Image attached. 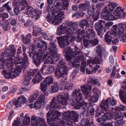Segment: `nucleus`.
<instances>
[{
	"instance_id": "1",
	"label": "nucleus",
	"mask_w": 126,
	"mask_h": 126,
	"mask_svg": "<svg viewBox=\"0 0 126 126\" xmlns=\"http://www.w3.org/2000/svg\"><path fill=\"white\" fill-rule=\"evenodd\" d=\"M10 47L7 48L4 52L1 54L0 58V67L1 69L4 68L5 66H11L14 65L16 66V68L15 69L19 68L18 69L20 70V73L22 71H24V69L27 68L29 64L28 58H23L18 57V58L15 60V55L16 53V50L14 46L11 45L9 46Z\"/></svg>"
},
{
	"instance_id": "2",
	"label": "nucleus",
	"mask_w": 126,
	"mask_h": 126,
	"mask_svg": "<svg viewBox=\"0 0 126 126\" xmlns=\"http://www.w3.org/2000/svg\"><path fill=\"white\" fill-rule=\"evenodd\" d=\"M10 47L7 48L4 52L1 54L0 58V67L1 69L4 68L5 66H11L14 65L16 66V68L15 69L19 68L18 69L20 70V73L22 71H24V69L27 68L29 64L28 58H23L18 57V58L15 60V55L16 53V50L14 46L11 45L9 46Z\"/></svg>"
},
{
	"instance_id": "3",
	"label": "nucleus",
	"mask_w": 126,
	"mask_h": 126,
	"mask_svg": "<svg viewBox=\"0 0 126 126\" xmlns=\"http://www.w3.org/2000/svg\"><path fill=\"white\" fill-rule=\"evenodd\" d=\"M78 27V25L76 23H74L72 25L69 24L67 27V28L66 29V33L69 36L57 37V39L58 41L66 46L69 44V41L72 42L74 40L76 37L79 41L84 38L85 36L84 31L80 29L77 30Z\"/></svg>"
},
{
	"instance_id": "4",
	"label": "nucleus",
	"mask_w": 126,
	"mask_h": 126,
	"mask_svg": "<svg viewBox=\"0 0 126 126\" xmlns=\"http://www.w3.org/2000/svg\"><path fill=\"white\" fill-rule=\"evenodd\" d=\"M35 46L33 45L30 47V50L29 53V56L31 57L33 56L32 58L34 60V62L36 65L39 66L41 63L42 59H44L46 57L45 54V53L43 52L45 51L47 49V45L45 42L41 40L40 43L39 42L37 44V47L39 49H38L39 51L34 52Z\"/></svg>"
},
{
	"instance_id": "5",
	"label": "nucleus",
	"mask_w": 126,
	"mask_h": 126,
	"mask_svg": "<svg viewBox=\"0 0 126 126\" xmlns=\"http://www.w3.org/2000/svg\"><path fill=\"white\" fill-rule=\"evenodd\" d=\"M74 51H73V49L70 47H68L66 49V57L68 61H73V62L71 61L69 63L70 65L76 68L79 67L80 66L79 62L83 58L80 50L76 46H75Z\"/></svg>"
},
{
	"instance_id": "6",
	"label": "nucleus",
	"mask_w": 126,
	"mask_h": 126,
	"mask_svg": "<svg viewBox=\"0 0 126 126\" xmlns=\"http://www.w3.org/2000/svg\"><path fill=\"white\" fill-rule=\"evenodd\" d=\"M69 3L66 0H58L56 5V13H58L56 16V25L59 24L63 18L64 13L62 10H65L68 7Z\"/></svg>"
},
{
	"instance_id": "7",
	"label": "nucleus",
	"mask_w": 126,
	"mask_h": 126,
	"mask_svg": "<svg viewBox=\"0 0 126 126\" xmlns=\"http://www.w3.org/2000/svg\"><path fill=\"white\" fill-rule=\"evenodd\" d=\"M47 109L49 111L47 113V119L49 126H55V97H54L47 104Z\"/></svg>"
},
{
	"instance_id": "8",
	"label": "nucleus",
	"mask_w": 126,
	"mask_h": 126,
	"mask_svg": "<svg viewBox=\"0 0 126 126\" xmlns=\"http://www.w3.org/2000/svg\"><path fill=\"white\" fill-rule=\"evenodd\" d=\"M32 126H47L44 119L33 116L31 117ZM30 119L28 114L25 116L23 123L24 126H29L30 125Z\"/></svg>"
},
{
	"instance_id": "9",
	"label": "nucleus",
	"mask_w": 126,
	"mask_h": 126,
	"mask_svg": "<svg viewBox=\"0 0 126 126\" xmlns=\"http://www.w3.org/2000/svg\"><path fill=\"white\" fill-rule=\"evenodd\" d=\"M101 59V56L99 55L97 56L93 60H88L86 70L87 74H89L94 73L97 69L99 68L100 66L97 64L100 63Z\"/></svg>"
},
{
	"instance_id": "10",
	"label": "nucleus",
	"mask_w": 126,
	"mask_h": 126,
	"mask_svg": "<svg viewBox=\"0 0 126 126\" xmlns=\"http://www.w3.org/2000/svg\"><path fill=\"white\" fill-rule=\"evenodd\" d=\"M117 25H114L112 29L110 30L105 34V40L108 44H110L111 41L113 44L116 45L119 42V40L117 38L118 34L116 32L118 30Z\"/></svg>"
},
{
	"instance_id": "11",
	"label": "nucleus",
	"mask_w": 126,
	"mask_h": 126,
	"mask_svg": "<svg viewBox=\"0 0 126 126\" xmlns=\"http://www.w3.org/2000/svg\"><path fill=\"white\" fill-rule=\"evenodd\" d=\"M47 3L51 4L50 10V6L48 5L46 9L45 12L48 13L47 15V18L49 19V21L52 24L54 23L55 25V0H47Z\"/></svg>"
},
{
	"instance_id": "12",
	"label": "nucleus",
	"mask_w": 126,
	"mask_h": 126,
	"mask_svg": "<svg viewBox=\"0 0 126 126\" xmlns=\"http://www.w3.org/2000/svg\"><path fill=\"white\" fill-rule=\"evenodd\" d=\"M55 45L54 43H51L49 44L48 47L49 53L48 54L47 53L46 55L45 54L46 57L42 59L41 62L43 60L46 58L47 57L44 62L45 64L50 63L51 64L54 63L55 58Z\"/></svg>"
},
{
	"instance_id": "13",
	"label": "nucleus",
	"mask_w": 126,
	"mask_h": 126,
	"mask_svg": "<svg viewBox=\"0 0 126 126\" xmlns=\"http://www.w3.org/2000/svg\"><path fill=\"white\" fill-rule=\"evenodd\" d=\"M72 105L76 109H79L80 107L79 105V102L80 100L83 99V96L79 88L75 90L72 92Z\"/></svg>"
},
{
	"instance_id": "14",
	"label": "nucleus",
	"mask_w": 126,
	"mask_h": 126,
	"mask_svg": "<svg viewBox=\"0 0 126 126\" xmlns=\"http://www.w3.org/2000/svg\"><path fill=\"white\" fill-rule=\"evenodd\" d=\"M25 11V14L32 18V20L35 21L38 19L40 15L42 13L41 10H35L30 6H28L26 9Z\"/></svg>"
},
{
	"instance_id": "15",
	"label": "nucleus",
	"mask_w": 126,
	"mask_h": 126,
	"mask_svg": "<svg viewBox=\"0 0 126 126\" xmlns=\"http://www.w3.org/2000/svg\"><path fill=\"white\" fill-rule=\"evenodd\" d=\"M33 32L32 35L34 37H37L33 38V40L34 43H36L38 42V44L39 42L40 43V41L42 39H41L43 36L46 37L47 34L43 33L41 31V28L38 26H33L32 27Z\"/></svg>"
},
{
	"instance_id": "16",
	"label": "nucleus",
	"mask_w": 126,
	"mask_h": 126,
	"mask_svg": "<svg viewBox=\"0 0 126 126\" xmlns=\"http://www.w3.org/2000/svg\"><path fill=\"white\" fill-rule=\"evenodd\" d=\"M7 67L9 70H4L2 72L4 77L6 79L15 78L20 73V70L18 69V68L15 69L13 71V68L12 67Z\"/></svg>"
},
{
	"instance_id": "17",
	"label": "nucleus",
	"mask_w": 126,
	"mask_h": 126,
	"mask_svg": "<svg viewBox=\"0 0 126 126\" xmlns=\"http://www.w3.org/2000/svg\"><path fill=\"white\" fill-rule=\"evenodd\" d=\"M26 101V99L24 96H21L11 101L7 105V108L11 109L14 106L16 107H19L25 103Z\"/></svg>"
},
{
	"instance_id": "18",
	"label": "nucleus",
	"mask_w": 126,
	"mask_h": 126,
	"mask_svg": "<svg viewBox=\"0 0 126 126\" xmlns=\"http://www.w3.org/2000/svg\"><path fill=\"white\" fill-rule=\"evenodd\" d=\"M116 100L113 98H108L105 100H103L101 103L100 107L102 110L106 111L108 110L110 106L116 104Z\"/></svg>"
},
{
	"instance_id": "19",
	"label": "nucleus",
	"mask_w": 126,
	"mask_h": 126,
	"mask_svg": "<svg viewBox=\"0 0 126 126\" xmlns=\"http://www.w3.org/2000/svg\"><path fill=\"white\" fill-rule=\"evenodd\" d=\"M109 112L110 116H113V117L112 119L114 117L115 126H121L122 125L124 124V122H123V119L122 118L123 116L121 115V114L120 113L114 115H112V113H111L110 111H109Z\"/></svg>"
},
{
	"instance_id": "20",
	"label": "nucleus",
	"mask_w": 126,
	"mask_h": 126,
	"mask_svg": "<svg viewBox=\"0 0 126 126\" xmlns=\"http://www.w3.org/2000/svg\"><path fill=\"white\" fill-rule=\"evenodd\" d=\"M69 98V95L67 93H65L63 96L59 95L57 96V100L58 103L60 102L63 105H66L67 103V101Z\"/></svg>"
},
{
	"instance_id": "21",
	"label": "nucleus",
	"mask_w": 126,
	"mask_h": 126,
	"mask_svg": "<svg viewBox=\"0 0 126 126\" xmlns=\"http://www.w3.org/2000/svg\"><path fill=\"white\" fill-rule=\"evenodd\" d=\"M67 68L66 66L64 65L58 66L57 69L56 73V76L57 77V78L58 79V77L56 76L57 75H58L59 77L61 78V76L64 74H66L68 71Z\"/></svg>"
},
{
	"instance_id": "22",
	"label": "nucleus",
	"mask_w": 126,
	"mask_h": 126,
	"mask_svg": "<svg viewBox=\"0 0 126 126\" xmlns=\"http://www.w3.org/2000/svg\"><path fill=\"white\" fill-rule=\"evenodd\" d=\"M122 87L126 91V81H124L122 83ZM119 96L120 99L124 103H126V91L124 92L120 90L119 92Z\"/></svg>"
},
{
	"instance_id": "23",
	"label": "nucleus",
	"mask_w": 126,
	"mask_h": 126,
	"mask_svg": "<svg viewBox=\"0 0 126 126\" xmlns=\"http://www.w3.org/2000/svg\"><path fill=\"white\" fill-rule=\"evenodd\" d=\"M121 110L122 111H126V108L124 106L121 105L119 107H116L115 108H112V110L110 111L113 115H115L116 114H119V113H120L121 115L123 113V112L121 111Z\"/></svg>"
},
{
	"instance_id": "24",
	"label": "nucleus",
	"mask_w": 126,
	"mask_h": 126,
	"mask_svg": "<svg viewBox=\"0 0 126 126\" xmlns=\"http://www.w3.org/2000/svg\"><path fill=\"white\" fill-rule=\"evenodd\" d=\"M105 23V21L102 20L99 21L95 24V29L96 31H98V34L99 35L101 34V31L104 29L103 26Z\"/></svg>"
},
{
	"instance_id": "25",
	"label": "nucleus",
	"mask_w": 126,
	"mask_h": 126,
	"mask_svg": "<svg viewBox=\"0 0 126 126\" xmlns=\"http://www.w3.org/2000/svg\"><path fill=\"white\" fill-rule=\"evenodd\" d=\"M86 19H83L80 21L79 25L81 28H83L85 26L89 27L90 25L89 22H90L91 24H93V21H91V19L90 17L86 18Z\"/></svg>"
},
{
	"instance_id": "26",
	"label": "nucleus",
	"mask_w": 126,
	"mask_h": 126,
	"mask_svg": "<svg viewBox=\"0 0 126 126\" xmlns=\"http://www.w3.org/2000/svg\"><path fill=\"white\" fill-rule=\"evenodd\" d=\"M124 25L122 23L119 24L117 25V29L118 30L116 32L118 35L120 36L126 37V33L124 32Z\"/></svg>"
},
{
	"instance_id": "27",
	"label": "nucleus",
	"mask_w": 126,
	"mask_h": 126,
	"mask_svg": "<svg viewBox=\"0 0 126 126\" xmlns=\"http://www.w3.org/2000/svg\"><path fill=\"white\" fill-rule=\"evenodd\" d=\"M92 86L89 85L87 84L82 86L81 87V90L83 92V94L85 95L86 97L85 98H87L89 96L90 92L92 89Z\"/></svg>"
},
{
	"instance_id": "28",
	"label": "nucleus",
	"mask_w": 126,
	"mask_h": 126,
	"mask_svg": "<svg viewBox=\"0 0 126 126\" xmlns=\"http://www.w3.org/2000/svg\"><path fill=\"white\" fill-rule=\"evenodd\" d=\"M55 66L54 65L49 64L47 66L46 65H43L41 69V71L43 74L44 70L46 69V70L47 72L51 74L53 73L54 71Z\"/></svg>"
},
{
	"instance_id": "29",
	"label": "nucleus",
	"mask_w": 126,
	"mask_h": 126,
	"mask_svg": "<svg viewBox=\"0 0 126 126\" xmlns=\"http://www.w3.org/2000/svg\"><path fill=\"white\" fill-rule=\"evenodd\" d=\"M107 8H104L103 11L104 13L103 16H104L105 19L107 20H113L114 19V17L107 9Z\"/></svg>"
},
{
	"instance_id": "30",
	"label": "nucleus",
	"mask_w": 126,
	"mask_h": 126,
	"mask_svg": "<svg viewBox=\"0 0 126 126\" xmlns=\"http://www.w3.org/2000/svg\"><path fill=\"white\" fill-rule=\"evenodd\" d=\"M68 113L69 114V115L71 116L70 122L72 125L77 121L79 115L75 112L73 111H72L70 112H68Z\"/></svg>"
},
{
	"instance_id": "31",
	"label": "nucleus",
	"mask_w": 126,
	"mask_h": 126,
	"mask_svg": "<svg viewBox=\"0 0 126 126\" xmlns=\"http://www.w3.org/2000/svg\"><path fill=\"white\" fill-rule=\"evenodd\" d=\"M37 70V74L35 76L34 78L33 79L32 81V82L34 84L38 83L43 78V77L41 75V73L42 72L40 71Z\"/></svg>"
},
{
	"instance_id": "32",
	"label": "nucleus",
	"mask_w": 126,
	"mask_h": 126,
	"mask_svg": "<svg viewBox=\"0 0 126 126\" xmlns=\"http://www.w3.org/2000/svg\"><path fill=\"white\" fill-rule=\"evenodd\" d=\"M37 69H31L29 71L27 74L25 75L24 76V78H26L30 80L33 76L34 74L37 71Z\"/></svg>"
},
{
	"instance_id": "33",
	"label": "nucleus",
	"mask_w": 126,
	"mask_h": 126,
	"mask_svg": "<svg viewBox=\"0 0 126 126\" xmlns=\"http://www.w3.org/2000/svg\"><path fill=\"white\" fill-rule=\"evenodd\" d=\"M109 113V111L107 113H104V116H102V118H99L97 120V121L98 123H100L102 121H105L106 120L112 119L113 116H110Z\"/></svg>"
},
{
	"instance_id": "34",
	"label": "nucleus",
	"mask_w": 126,
	"mask_h": 126,
	"mask_svg": "<svg viewBox=\"0 0 126 126\" xmlns=\"http://www.w3.org/2000/svg\"><path fill=\"white\" fill-rule=\"evenodd\" d=\"M32 35L31 34H28L26 38H25L24 35H21V36L22 42L24 44H28L31 42Z\"/></svg>"
},
{
	"instance_id": "35",
	"label": "nucleus",
	"mask_w": 126,
	"mask_h": 126,
	"mask_svg": "<svg viewBox=\"0 0 126 126\" xmlns=\"http://www.w3.org/2000/svg\"><path fill=\"white\" fill-rule=\"evenodd\" d=\"M86 30V37L87 38L92 39L95 36V34L94 31L92 29H88Z\"/></svg>"
},
{
	"instance_id": "36",
	"label": "nucleus",
	"mask_w": 126,
	"mask_h": 126,
	"mask_svg": "<svg viewBox=\"0 0 126 126\" xmlns=\"http://www.w3.org/2000/svg\"><path fill=\"white\" fill-rule=\"evenodd\" d=\"M13 4H15L16 6L20 5H24V6H27L28 3L27 1L25 0H13Z\"/></svg>"
},
{
	"instance_id": "37",
	"label": "nucleus",
	"mask_w": 126,
	"mask_h": 126,
	"mask_svg": "<svg viewBox=\"0 0 126 126\" xmlns=\"http://www.w3.org/2000/svg\"><path fill=\"white\" fill-rule=\"evenodd\" d=\"M27 6H24V5H20L15 8L14 11V13L17 15L20 12V11H22L25 8L26 9Z\"/></svg>"
},
{
	"instance_id": "38",
	"label": "nucleus",
	"mask_w": 126,
	"mask_h": 126,
	"mask_svg": "<svg viewBox=\"0 0 126 126\" xmlns=\"http://www.w3.org/2000/svg\"><path fill=\"white\" fill-rule=\"evenodd\" d=\"M23 50L24 53L26 50L24 48H23ZM21 55V57H23V58H26L28 57L27 55L25 53H22V51L21 50V47H20L17 49V56L18 57H20Z\"/></svg>"
},
{
	"instance_id": "39",
	"label": "nucleus",
	"mask_w": 126,
	"mask_h": 126,
	"mask_svg": "<svg viewBox=\"0 0 126 126\" xmlns=\"http://www.w3.org/2000/svg\"><path fill=\"white\" fill-rule=\"evenodd\" d=\"M87 103L85 102H82L81 104L79 102V105L80 107L79 109L80 108L81 109H83L84 110V112H87V113H88L89 112V108L87 107Z\"/></svg>"
},
{
	"instance_id": "40",
	"label": "nucleus",
	"mask_w": 126,
	"mask_h": 126,
	"mask_svg": "<svg viewBox=\"0 0 126 126\" xmlns=\"http://www.w3.org/2000/svg\"><path fill=\"white\" fill-rule=\"evenodd\" d=\"M88 13L90 15H91L94 21L97 20L99 18V15L100 14L99 11H97L95 14H93V12L91 11H88Z\"/></svg>"
},
{
	"instance_id": "41",
	"label": "nucleus",
	"mask_w": 126,
	"mask_h": 126,
	"mask_svg": "<svg viewBox=\"0 0 126 126\" xmlns=\"http://www.w3.org/2000/svg\"><path fill=\"white\" fill-rule=\"evenodd\" d=\"M21 114V115H20V118H18L16 120H14V122L12 124V126H21L20 118H22L23 117L24 113H23Z\"/></svg>"
},
{
	"instance_id": "42",
	"label": "nucleus",
	"mask_w": 126,
	"mask_h": 126,
	"mask_svg": "<svg viewBox=\"0 0 126 126\" xmlns=\"http://www.w3.org/2000/svg\"><path fill=\"white\" fill-rule=\"evenodd\" d=\"M121 7H118L114 10V15L118 17L121 16L122 15V12L121 10Z\"/></svg>"
},
{
	"instance_id": "43",
	"label": "nucleus",
	"mask_w": 126,
	"mask_h": 126,
	"mask_svg": "<svg viewBox=\"0 0 126 126\" xmlns=\"http://www.w3.org/2000/svg\"><path fill=\"white\" fill-rule=\"evenodd\" d=\"M67 24H68V25L66 26V27L65 28H64L63 29L62 28H59L57 30V35H62V34H63L65 32H64V31H65V32L66 33V29L67 28V27L69 25V24H71V25H72L74 23H70L69 22H68V23H67Z\"/></svg>"
},
{
	"instance_id": "44",
	"label": "nucleus",
	"mask_w": 126,
	"mask_h": 126,
	"mask_svg": "<svg viewBox=\"0 0 126 126\" xmlns=\"http://www.w3.org/2000/svg\"><path fill=\"white\" fill-rule=\"evenodd\" d=\"M83 42L84 46L86 47L90 46L92 47V46L93 43H92V40L91 39L87 40L85 39L84 40Z\"/></svg>"
},
{
	"instance_id": "45",
	"label": "nucleus",
	"mask_w": 126,
	"mask_h": 126,
	"mask_svg": "<svg viewBox=\"0 0 126 126\" xmlns=\"http://www.w3.org/2000/svg\"><path fill=\"white\" fill-rule=\"evenodd\" d=\"M43 82H44L46 85H49L53 83V79L52 78L50 77H47L45 80Z\"/></svg>"
},
{
	"instance_id": "46",
	"label": "nucleus",
	"mask_w": 126,
	"mask_h": 126,
	"mask_svg": "<svg viewBox=\"0 0 126 126\" xmlns=\"http://www.w3.org/2000/svg\"><path fill=\"white\" fill-rule=\"evenodd\" d=\"M108 8L110 11L112 12L115 7L117 6V5L116 3L109 2L108 5Z\"/></svg>"
},
{
	"instance_id": "47",
	"label": "nucleus",
	"mask_w": 126,
	"mask_h": 126,
	"mask_svg": "<svg viewBox=\"0 0 126 126\" xmlns=\"http://www.w3.org/2000/svg\"><path fill=\"white\" fill-rule=\"evenodd\" d=\"M2 28L3 30L6 31L10 29V25L8 22L6 21L2 25Z\"/></svg>"
},
{
	"instance_id": "48",
	"label": "nucleus",
	"mask_w": 126,
	"mask_h": 126,
	"mask_svg": "<svg viewBox=\"0 0 126 126\" xmlns=\"http://www.w3.org/2000/svg\"><path fill=\"white\" fill-rule=\"evenodd\" d=\"M81 61L80 70L81 72L84 73L85 72L86 63V62L84 61Z\"/></svg>"
},
{
	"instance_id": "49",
	"label": "nucleus",
	"mask_w": 126,
	"mask_h": 126,
	"mask_svg": "<svg viewBox=\"0 0 126 126\" xmlns=\"http://www.w3.org/2000/svg\"><path fill=\"white\" fill-rule=\"evenodd\" d=\"M48 85H46L44 82H42L41 83L40 89L42 91H45L48 89L47 87Z\"/></svg>"
},
{
	"instance_id": "50",
	"label": "nucleus",
	"mask_w": 126,
	"mask_h": 126,
	"mask_svg": "<svg viewBox=\"0 0 126 126\" xmlns=\"http://www.w3.org/2000/svg\"><path fill=\"white\" fill-rule=\"evenodd\" d=\"M41 103L40 101L37 100L35 102L34 104V107L36 109H38L40 108L41 105Z\"/></svg>"
},
{
	"instance_id": "51",
	"label": "nucleus",
	"mask_w": 126,
	"mask_h": 126,
	"mask_svg": "<svg viewBox=\"0 0 126 126\" xmlns=\"http://www.w3.org/2000/svg\"><path fill=\"white\" fill-rule=\"evenodd\" d=\"M89 121L87 119H83L81 121V126H88Z\"/></svg>"
},
{
	"instance_id": "52",
	"label": "nucleus",
	"mask_w": 126,
	"mask_h": 126,
	"mask_svg": "<svg viewBox=\"0 0 126 126\" xmlns=\"http://www.w3.org/2000/svg\"><path fill=\"white\" fill-rule=\"evenodd\" d=\"M94 95L98 97L101 94V91L97 88H95L93 89Z\"/></svg>"
},
{
	"instance_id": "53",
	"label": "nucleus",
	"mask_w": 126,
	"mask_h": 126,
	"mask_svg": "<svg viewBox=\"0 0 126 126\" xmlns=\"http://www.w3.org/2000/svg\"><path fill=\"white\" fill-rule=\"evenodd\" d=\"M73 84L72 83H67L64 87V88L67 90L71 89L72 87Z\"/></svg>"
},
{
	"instance_id": "54",
	"label": "nucleus",
	"mask_w": 126,
	"mask_h": 126,
	"mask_svg": "<svg viewBox=\"0 0 126 126\" xmlns=\"http://www.w3.org/2000/svg\"><path fill=\"white\" fill-rule=\"evenodd\" d=\"M103 48L101 45H99L96 47V51L99 54L98 56L100 55L101 57V54L102 53V50Z\"/></svg>"
},
{
	"instance_id": "55",
	"label": "nucleus",
	"mask_w": 126,
	"mask_h": 126,
	"mask_svg": "<svg viewBox=\"0 0 126 126\" xmlns=\"http://www.w3.org/2000/svg\"><path fill=\"white\" fill-rule=\"evenodd\" d=\"M10 2H8L3 5L4 8H5L8 11H10L12 9V8L10 6Z\"/></svg>"
},
{
	"instance_id": "56",
	"label": "nucleus",
	"mask_w": 126,
	"mask_h": 126,
	"mask_svg": "<svg viewBox=\"0 0 126 126\" xmlns=\"http://www.w3.org/2000/svg\"><path fill=\"white\" fill-rule=\"evenodd\" d=\"M98 97L94 95L90 98V101L94 102H96L98 100Z\"/></svg>"
},
{
	"instance_id": "57",
	"label": "nucleus",
	"mask_w": 126,
	"mask_h": 126,
	"mask_svg": "<svg viewBox=\"0 0 126 126\" xmlns=\"http://www.w3.org/2000/svg\"><path fill=\"white\" fill-rule=\"evenodd\" d=\"M113 24V23L112 22H109L106 23L105 26V29H108Z\"/></svg>"
},
{
	"instance_id": "58",
	"label": "nucleus",
	"mask_w": 126,
	"mask_h": 126,
	"mask_svg": "<svg viewBox=\"0 0 126 126\" xmlns=\"http://www.w3.org/2000/svg\"><path fill=\"white\" fill-rule=\"evenodd\" d=\"M116 66H114L113 67L112 73L111 75V77H113L115 76L116 72Z\"/></svg>"
},
{
	"instance_id": "59",
	"label": "nucleus",
	"mask_w": 126,
	"mask_h": 126,
	"mask_svg": "<svg viewBox=\"0 0 126 126\" xmlns=\"http://www.w3.org/2000/svg\"><path fill=\"white\" fill-rule=\"evenodd\" d=\"M79 9L81 10H85L87 8L83 3L81 4L79 7Z\"/></svg>"
},
{
	"instance_id": "60",
	"label": "nucleus",
	"mask_w": 126,
	"mask_h": 126,
	"mask_svg": "<svg viewBox=\"0 0 126 126\" xmlns=\"http://www.w3.org/2000/svg\"><path fill=\"white\" fill-rule=\"evenodd\" d=\"M23 79L24 81H23V84L25 86L28 85L29 84V79H27L24 78V77H23Z\"/></svg>"
},
{
	"instance_id": "61",
	"label": "nucleus",
	"mask_w": 126,
	"mask_h": 126,
	"mask_svg": "<svg viewBox=\"0 0 126 126\" xmlns=\"http://www.w3.org/2000/svg\"><path fill=\"white\" fill-rule=\"evenodd\" d=\"M76 73L75 71L73 72L71 74L70 76V79L73 80L76 77Z\"/></svg>"
},
{
	"instance_id": "62",
	"label": "nucleus",
	"mask_w": 126,
	"mask_h": 126,
	"mask_svg": "<svg viewBox=\"0 0 126 126\" xmlns=\"http://www.w3.org/2000/svg\"><path fill=\"white\" fill-rule=\"evenodd\" d=\"M45 99V97L44 95L42 94H41L39 97L38 99L37 100L39 101H40L41 102L42 101H43V100H44Z\"/></svg>"
},
{
	"instance_id": "63",
	"label": "nucleus",
	"mask_w": 126,
	"mask_h": 126,
	"mask_svg": "<svg viewBox=\"0 0 126 126\" xmlns=\"http://www.w3.org/2000/svg\"><path fill=\"white\" fill-rule=\"evenodd\" d=\"M43 93L45 95H48L50 93H51L50 91L48 89L45 90V91H42Z\"/></svg>"
},
{
	"instance_id": "64",
	"label": "nucleus",
	"mask_w": 126,
	"mask_h": 126,
	"mask_svg": "<svg viewBox=\"0 0 126 126\" xmlns=\"http://www.w3.org/2000/svg\"><path fill=\"white\" fill-rule=\"evenodd\" d=\"M39 94V93L38 91L37 90H35L34 91L33 93V94L32 95L37 98Z\"/></svg>"
}]
</instances>
